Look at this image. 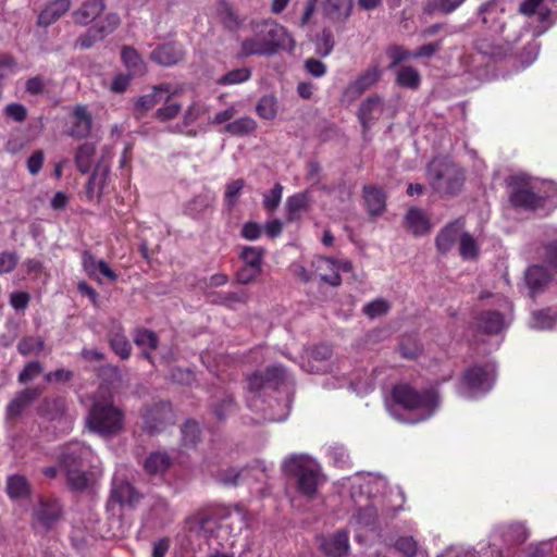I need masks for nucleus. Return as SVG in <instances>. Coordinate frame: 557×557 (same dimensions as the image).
<instances>
[{
  "label": "nucleus",
  "mask_w": 557,
  "mask_h": 557,
  "mask_svg": "<svg viewBox=\"0 0 557 557\" xmlns=\"http://www.w3.org/2000/svg\"><path fill=\"white\" fill-rule=\"evenodd\" d=\"M252 36L244 39L240 55H273L278 50H292L295 42L287 29L274 20L251 22Z\"/></svg>",
  "instance_id": "obj_1"
},
{
  "label": "nucleus",
  "mask_w": 557,
  "mask_h": 557,
  "mask_svg": "<svg viewBox=\"0 0 557 557\" xmlns=\"http://www.w3.org/2000/svg\"><path fill=\"white\" fill-rule=\"evenodd\" d=\"M125 416L114 405L113 397L99 391L92 398L87 417V426L94 433L104 437H113L124 430Z\"/></svg>",
  "instance_id": "obj_2"
},
{
  "label": "nucleus",
  "mask_w": 557,
  "mask_h": 557,
  "mask_svg": "<svg viewBox=\"0 0 557 557\" xmlns=\"http://www.w3.org/2000/svg\"><path fill=\"white\" fill-rule=\"evenodd\" d=\"M94 453L81 442H71L62 448L59 461L65 473L67 485L74 491H84L90 482V466Z\"/></svg>",
  "instance_id": "obj_3"
},
{
  "label": "nucleus",
  "mask_w": 557,
  "mask_h": 557,
  "mask_svg": "<svg viewBox=\"0 0 557 557\" xmlns=\"http://www.w3.org/2000/svg\"><path fill=\"white\" fill-rule=\"evenodd\" d=\"M392 397L396 405L401 408L417 412L418 417L410 423H418L429 419L438 407V395L436 391H417L408 384H400L393 388Z\"/></svg>",
  "instance_id": "obj_4"
},
{
  "label": "nucleus",
  "mask_w": 557,
  "mask_h": 557,
  "mask_svg": "<svg viewBox=\"0 0 557 557\" xmlns=\"http://www.w3.org/2000/svg\"><path fill=\"white\" fill-rule=\"evenodd\" d=\"M283 467L296 480L297 488L302 495H315L322 475L321 468L314 459L308 455H292L285 459Z\"/></svg>",
  "instance_id": "obj_5"
},
{
  "label": "nucleus",
  "mask_w": 557,
  "mask_h": 557,
  "mask_svg": "<svg viewBox=\"0 0 557 557\" xmlns=\"http://www.w3.org/2000/svg\"><path fill=\"white\" fill-rule=\"evenodd\" d=\"M428 175L433 189L442 194H456L465 181L461 169L445 160H433L429 164Z\"/></svg>",
  "instance_id": "obj_6"
},
{
  "label": "nucleus",
  "mask_w": 557,
  "mask_h": 557,
  "mask_svg": "<svg viewBox=\"0 0 557 557\" xmlns=\"http://www.w3.org/2000/svg\"><path fill=\"white\" fill-rule=\"evenodd\" d=\"M495 381V369L491 364L473 366L468 368L461 377L460 391L461 395L469 396L478 393L488 392Z\"/></svg>",
  "instance_id": "obj_7"
},
{
  "label": "nucleus",
  "mask_w": 557,
  "mask_h": 557,
  "mask_svg": "<svg viewBox=\"0 0 557 557\" xmlns=\"http://www.w3.org/2000/svg\"><path fill=\"white\" fill-rule=\"evenodd\" d=\"M62 505L55 498L40 497L33 508V525L49 531L62 517Z\"/></svg>",
  "instance_id": "obj_8"
},
{
  "label": "nucleus",
  "mask_w": 557,
  "mask_h": 557,
  "mask_svg": "<svg viewBox=\"0 0 557 557\" xmlns=\"http://www.w3.org/2000/svg\"><path fill=\"white\" fill-rule=\"evenodd\" d=\"M144 430L154 435L162 432L169 424L174 423V412L171 404L158 403L147 407L144 414Z\"/></svg>",
  "instance_id": "obj_9"
},
{
  "label": "nucleus",
  "mask_w": 557,
  "mask_h": 557,
  "mask_svg": "<svg viewBox=\"0 0 557 557\" xmlns=\"http://www.w3.org/2000/svg\"><path fill=\"white\" fill-rule=\"evenodd\" d=\"M177 94L178 89L174 88L170 83L153 85L149 94L143 95L136 99L133 114L137 120H140L163 100V95L174 97Z\"/></svg>",
  "instance_id": "obj_10"
},
{
  "label": "nucleus",
  "mask_w": 557,
  "mask_h": 557,
  "mask_svg": "<svg viewBox=\"0 0 557 557\" xmlns=\"http://www.w3.org/2000/svg\"><path fill=\"white\" fill-rule=\"evenodd\" d=\"M382 72L375 65L362 72L355 82L350 83L343 91L341 101L350 104L359 98L366 90L372 87L381 78Z\"/></svg>",
  "instance_id": "obj_11"
},
{
  "label": "nucleus",
  "mask_w": 557,
  "mask_h": 557,
  "mask_svg": "<svg viewBox=\"0 0 557 557\" xmlns=\"http://www.w3.org/2000/svg\"><path fill=\"white\" fill-rule=\"evenodd\" d=\"M354 0H323V16L334 25L343 26L352 13Z\"/></svg>",
  "instance_id": "obj_12"
},
{
  "label": "nucleus",
  "mask_w": 557,
  "mask_h": 557,
  "mask_svg": "<svg viewBox=\"0 0 557 557\" xmlns=\"http://www.w3.org/2000/svg\"><path fill=\"white\" fill-rule=\"evenodd\" d=\"M82 265L85 273L92 280L101 283V277H106L110 282L117 280V274L109 267L104 260H98L88 250H85L82 255Z\"/></svg>",
  "instance_id": "obj_13"
},
{
  "label": "nucleus",
  "mask_w": 557,
  "mask_h": 557,
  "mask_svg": "<svg viewBox=\"0 0 557 557\" xmlns=\"http://www.w3.org/2000/svg\"><path fill=\"white\" fill-rule=\"evenodd\" d=\"M320 548L330 557H346L350 550L347 531L337 530L332 535L321 537Z\"/></svg>",
  "instance_id": "obj_14"
},
{
  "label": "nucleus",
  "mask_w": 557,
  "mask_h": 557,
  "mask_svg": "<svg viewBox=\"0 0 557 557\" xmlns=\"http://www.w3.org/2000/svg\"><path fill=\"white\" fill-rule=\"evenodd\" d=\"M140 499V494L126 480L114 478L110 494V502L121 506L133 507Z\"/></svg>",
  "instance_id": "obj_15"
},
{
  "label": "nucleus",
  "mask_w": 557,
  "mask_h": 557,
  "mask_svg": "<svg viewBox=\"0 0 557 557\" xmlns=\"http://www.w3.org/2000/svg\"><path fill=\"white\" fill-rule=\"evenodd\" d=\"M478 13L481 16L482 24L486 28L495 33H504L505 24L502 21L504 9L500 8L497 0H490L481 4L478 9Z\"/></svg>",
  "instance_id": "obj_16"
},
{
  "label": "nucleus",
  "mask_w": 557,
  "mask_h": 557,
  "mask_svg": "<svg viewBox=\"0 0 557 557\" xmlns=\"http://www.w3.org/2000/svg\"><path fill=\"white\" fill-rule=\"evenodd\" d=\"M384 110V103L381 97L374 95L361 102L358 110V119L367 132L374 121L379 120Z\"/></svg>",
  "instance_id": "obj_17"
},
{
  "label": "nucleus",
  "mask_w": 557,
  "mask_h": 557,
  "mask_svg": "<svg viewBox=\"0 0 557 557\" xmlns=\"http://www.w3.org/2000/svg\"><path fill=\"white\" fill-rule=\"evenodd\" d=\"M41 394L42 389L39 386L28 387L18 392L7 406L8 417H20L24 410Z\"/></svg>",
  "instance_id": "obj_18"
},
{
  "label": "nucleus",
  "mask_w": 557,
  "mask_h": 557,
  "mask_svg": "<svg viewBox=\"0 0 557 557\" xmlns=\"http://www.w3.org/2000/svg\"><path fill=\"white\" fill-rule=\"evenodd\" d=\"M92 117L85 106H76L72 114V125L69 135L74 138H85L91 132Z\"/></svg>",
  "instance_id": "obj_19"
},
{
  "label": "nucleus",
  "mask_w": 557,
  "mask_h": 557,
  "mask_svg": "<svg viewBox=\"0 0 557 557\" xmlns=\"http://www.w3.org/2000/svg\"><path fill=\"white\" fill-rule=\"evenodd\" d=\"M38 413L49 421L67 420V405L63 397L45 398L38 408Z\"/></svg>",
  "instance_id": "obj_20"
},
{
  "label": "nucleus",
  "mask_w": 557,
  "mask_h": 557,
  "mask_svg": "<svg viewBox=\"0 0 557 557\" xmlns=\"http://www.w3.org/2000/svg\"><path fill=\"white\" fill-rule=\"evenodd\" d=\"M184 58V51L181 46L175 44H165L151 52V59L157 63L171 66L178 63Z\"/></svg>",
  "instance_id": "obj_21"
},
{
  "label": "nucleus",
  "mask_w": 557,
  "mask_h": 557,
  "mask_svg": "<svg viewBox=\"0 0 557 557\" xmlns=\"http://www.w3.org/2000/svg\"><path fill=\"white\" fill-rule=\"evenodd\" d=\"M313 267L323 282L334 287L341 285L342 277L336 273L335 259L319 257L313 261Z\"/></svg>",
  "instance_id": "obj_22"
},
{
  "label": "nucleus",
  "mask_w": 557,
  "mask_h": 557,
  "mask_svg": "<svg viewBox=\"0 0 557 557\" xmlns=\"http://www.w3.org/2000/svg\"><path fill=\"white\" fill-rule=\"evenodd\" d=\"M506 326L504 317L497 311H483L476 319V327L485 334H498Z\"/></svg>",
  "instance_id": "obj_23"
},
{
  "label": "nucleus",
  "mask_w": 557,
  "mask_h": 557,
  "mask_svg": "<svg viewBox=\"0 0 557 557\" xmlns=\"http://www.w3.org/2000/svg\"><path fill=\"white\" fill-rule=\"evenodd\" d=\"M332 357V348L329 345L321 344L314 346L308 354V368L310 372L327 371V360Z\"/></svg>",
  "instance_id": "obj_24"
},
{
  "label": "nucleus",
  "mask_w": 557,
  "mask_h": 557,
  "mask_svg": "<svg viewBox=\"0 0 557 557\" xmlns=\"http://www.w3.org/2000/svg\"><path fill=\"white\" fill-rule=\"evenodd\" d=\"M215 197L210 191L196 195L184 206V213L193 219L200 218L207 210L212 208Z\"/></svg>",
  "instance_id": "obj_25"
},
{
  "label": "nucleus",
  "mask_w": 557,
  "mask_h": 557,
  "mask_svg": "<svg viewBox=\"0 0 557 557\" xmlns=\"http://www.w3.org/2000/svg\"><path fill=\"white\" fill-rule=\"evenodd\" d=\"M496 533L508 544H521L529 536L527 528L520 522L499 524Z\"/></svg>",
  "instance_id": "obj_26"
},
{
  "label": "nucleus",
  "mask_w": 557,
  "mask_h": 557,
  "mask_svg": "<svg viewBox=\"0 0 557 557\" xmlns=\"http://www.w3.org/2000/svg\"><path fill=\"white\" fill-rule=\"evenodd\" d=\"M510 201L515 207L535 210L543 206L544 199L534 194L530 188L521 187L511 194Z\"/></svg>",
  "instance_id": "obj_27"
},
{
  "label": "nucleus",
  "mask_w": 557,
  "mask_h": 557,
  "mask_svg": "<svg viewBox=\"0 0 557 557\" xmlns=\"http://www.w3.org/2000/svg\"><path fill=\"white\" fill-rule=\"evenodd\" d=\"M188 530L190 533L210 539L214 530L218 528V521L207 515H198L187 521Z\"/></svg>",
  "instance_id": "obj_28"
},
{
  "label": "nucleus",
  "mask_w": 557,
  "mask_h": 557,
  "mask_svg": "<svg viewBox=\"0 0 557 557\" xmlns=\"http://www.w3.org/2000/svg\"><path fill=\"white\" fill-rule=\"evenodd\" d=\"M363 198L370 215H380L385 210V195L381 189L366 185L363 187Z\"/></svg>",
  "instance_id": "obj_29"
},
{
  "label": "nucleus",
  "mask_w": 557,
  "mask_h": 557,
  "mask_svg": "<svg viewBox=\"0 0 557 557\" xmlns=\"http://www.w3.org/2000/svg\"><path fill=\"white\" fill-rule=\"evenodd\" d=\"M103 10L104 3L102 0H90L73 13V18L77 24L87 25L100 15Z\"/></svg>",
  "instance_id": "obj_30"
},
{
  "label": "nucleus",
  "mask_w": 557,
  "mask_h": 557,
  "mask_svg": "<svg viewBox=\"0 0 557 557\" xmlns=\"http://www.w3.org/2000/svg\"><path fill=\"white\" fill-rule=\"evenodd\" d=\"M71 7L70 0H57L42 10L38 16V24L49 26L60 18Z\"/></svg>",
  "instance_id": "obj_31"
},
{
  "label": "nucleus",
  "mask_w": 557,
  "mask_h": 557,
  "mask_svg": "<svg viewBox=\"0 0 557 557\" xmlns=\"http://www.w3.org/2000/svg\"><path fill=\"white\" fill-rule=\"evenodd\" d=\"M171 466V458L164 451L151 453L144 462L145 471L150 475L163 474Z\"/></svg>",
  "instance_id": "obj_32"
},
{
  "label": "nucleus",
  "mask_w": 557,
  "mask_h": 557,
  "mask_svg": "<svg viewBox=\"0 0 557 557\" xmlns=\"http://www.w3.org/2000/svg\"><path fill=\"white\" fill-rule=\"evenodd\" d=\"M309 199L306 194H296L286 201V219L288 222L297 221L308 210Z\"/></svg>",
  "instance_id": "obj_33"
},
{
  "label": "nucleus",
  "mask_w": 557,
  "mask_h": 557,
  "mask_svg": "<svg viewBox=\"0 0 557 557\" xmlns=\"http://www.w3.org/2000/svg\"><path fill=\"white\" fill-rule=\"evenodd\" d=\"M7 493L12 499H21L30 494V485L24 475L13 474L7 480Z\"/></svg>",
  "instance_id": "obj_34"
},
{
  "label": "nucleus",
  "mask_w": 557,
  "mask_h": 557,
  "mask_svg": "<svg viewBox=\"0 0 557 557\" xmlns=\"http://www.w3.org/2000/svg\"><path fill=\"white\" fill-rule=\"evenodd\" d=\"M406 223L408 228L414 235H423L430 231V223L424 212L417 208H411L406 214Z\"/></svg>",
  "instance_id": "obj_35"
},
{
  "label": "nucleus",
  "mask_w": 557,
  "mask_h": 557,
  "mask_svg": "<svg viewBox=\"0 0 557 557\" xmlns=\"http://www.w3.org/2000/svg\"><path fill=\"white\" fill-rule=\"evenodd\" d=\"M172 99L173 97L164 95L163 104L160 108H158L153 113V117L157 121L161 123H166L178 116V114L182 111V104L180 102L173 101Z\"/></svg>",
  "instance_id": "obj_36"
},
{
  "label": "nucleus",
  "mask_w": 557,
  "mask_h": 557,
  "mask_svg": "<svg viewBox=\"0 0 557 557\" xmlns=\"http://www.w3.org/2000/svg\"><path fill=\"white\" fill-rule=\"evenodd\" d=\"M459 234V226L457 223H450L445 228H443L438 235L436 236L435 244L436 248L441 253L448 252Z\"/></svg>",
  "instance_id": "obj_37"
},
{
  "label": "nucleus",
  "mask_w": 557,
  "mask_h": 557,
  "mask_svg": "<svg viewBox=\"0 0 557 557\" xmlns=\"http://www.w3.org/2000/svg\"><path fill=\"white\" fill-rule=\"evenodd\" d=\"M109 343L112 350L122 359L125 360L131 357L132 346L122 327H119L116 331L110 333Z\"/></svg>",
  "instance_id": "obj_38"
},
{
  "label": "nucleus",
  "mask_w": 557,
  "mask_h": 557,
  "mask_svg": "<svg viewBox=\"0 0 557 557\" xmlns=\"http://www.w3.org/2000/svg\"><path fill=\"white\" fill-rule=\"evenodd\" d=\"M549 281V274L543 265H532L525 273V282L532 294L540 290Z\"/></svg>",
  "instance_id": "obj_39"
},
{
  "label": "nucleus",
  "mask_w": 557,
  "mask_h": 557,
  "mask_svg": "<svg viewBox=\"0 0 557 557\" xmlns=\"http://www.w3.org/2000/svg\"><path fill=\"white\" fill-rule=\"evenodd\" d=\"M95 152L96 147L91 143H85L77 148L75 153V164L82 174L89 172Z\"/></svg>",
  "instance_id": "obj_40"
},
{
  "label": "nucleus",
  "mask_w": 557,
  "mask_h": 557,
  "mask_svg": "<svg viewBox=\"0 0 557 557\" xmlns=\"http://www.w3.org/2000/svg\"><path fill=\"white\" fill-rule=\"evenodd\" d=\"M121 55L124 64L133 75H143L146 72L145 63L134 48L123 47Z\"/></svg>",
  "instance_id": "obj_41"
},
{
  "label": "nucleus",
  "mask_w": 557,
  "mask_h": 557,
  "mask_svg": "<svg viewBox=\"0 0 557 557\" xmlns=\"http://www.w3.org/2000/svg\"><path fill=\"white\" fill-rule=\"evenodd\" d=\"M202 115V108L199 103L193 102L187 107L183 114L182 124L168 127V132L172 134H183L185 127L195 123Z\"/></svg>",
  "instance_id": "obj_42"
},
{
  "label": "nucleus",
  "mask_w": 557,
  "mask_h": 557,
  "mask_svg": "<svg viewBox=\"0 0 557 557\" xmlns=\"http://www.w3.org/2000/svg\"><path fill=\"white\" fill-rule=\"evenodd\" d=\"M257 128V122L250 116H243L225 125L226 133L234 136L251 134Z\"/></svg>",
  "instance_id": "obj_43"
},
{
  "label": "nucleus",
  "mask_w": 557,
  "mask_h": 557,
  "mask_svg": "<svg viewBox=\"0 0 557 557\" xmlns=\"http://www.w3.org/2000/svg\"><path fill=\"white\" fill-rule=\"evenodd\" d=\"M265 250L261 247L245 246L242 249L240 258L245 262V265L251 267V271L261 272L262 259Z\"/></svg>",
  "instance_id": "obj_44"
},
{
  "label": "nucleus",
  "mask_w": 557,
  "mask_h": 557,
  "mask_svg": "<svg viewBox=\"0 0 557 557\" xmlns=\"http://www.w3.org/2000/svg\"><path fill=\"white\" fill-rule=\"evenodd\" d=\"M133 341L136 346L145 349L154 350L159 346L157 333L144 327H138L134 331Z\"/></svg>",
  "instance_id": "obj_45"
},
{
  "label": "nucleus",
  "mask_w": 557,
  "mask_h": 557,
  "mask_svg": "<svg viewBox=\"0 0 557 557\" xmlns=\"http://www.w3.org/2000/svg\"><path fill=\"white\" fill-rule=\"evenodd\" d=\"M420 82V73L412 66H401L397 72L396 83L403 87L417 89Z\"/></svg>",
  "instance_id": "obj_46"
},
{
  "label": "nucleus",
  "mask_w": 557,
  "mask_h": 557,
  "mask_svg": "<svg viewBox=\"0 0 557 557\" xmlns=\"http://www.w3.org/2000/svg\"><path fill=\"white\" fill-rule=\"evenodd\" d=\"M16 348L22 356L39 355L45 348V341L40 336H24Z\"/></svg>",
  "instance_id": "obj_47"
},
{
  "label": "nucleus",
  "mask_w": 557,
  "mask_h": 557,
  "mask_svg": "<svg viewBox=\"0 0 557 557\" xmlns=\"http://www.w3.org/2000/svg\"><path fill=\"white\" fill-rule=\"evenodd\" d=\"M219 18L230 30H237L243 24V20L233 10V8L226 3H221L219 8Z\"/></svg>",
  "instance_id": "obj_48"
},
{
  "label": "nucleus",
  "mask_w": 557,
  "mask_h": 557,
  "mask_svg": "<svg viewBox=\"0 0 557 557\" xmlns=\"http://www.w3.org/2000/svg\"><path fill=\"white\" fill-rule=\"evenodd\" d=\"M466 0H428L425 11L428 13L449 14L459 8Z\"/></svg>",
  "instance_id": "obj_49"
},
{
  "label": "nucleus",
  "mask_w": 557,
  "mask_h": 557,
  "mask_svg": "<svg viewBox=\"0 0 557 557\" xmlns=\"http://www.w3.org/2000/svg\"><path fill=\"white\" fill-rule=\"evenodd\" d=\"M257 114L264 120H272L277 114V100L274 96H263L257 103Z\"/></svg>",
  "instance_id": "obj_50"
},
{
  "label": "nucleus",
  "mask_w": 557,
  "mask_h": 557,
  "mask_svg": "<svg viewBox=\"0 0 557 557\" xmlns=\"http://www.w3.org/2000/svg\"><path fill=\"white\" fill-rule=\"evenodd\" d=\"M391 310V304L384 298H376L368 304H366L362 308V312L369 319H375L379 317H383L388 313Z\"/></svg>",
  "instance_id": "obj_51"
},
{
  "label": "nucleus",
  "mask_w": 557,
  "mask_h": 557,
  "mask_svg": "<svg viewBox=\"0 0 557 557\" xmlns=\"http://www.w3.org/2000/svg\"><path fill=\"white\" fill-rule=\"evenodd\" d=\"M556 322V313L552 309L535 311L532 314L531 325L537 330L552 329Z\"/></svg>",
  "instance_id": "obj_52"
},
{
  "label": "nucleus",
  "mask_w": 557,
  "mask_h": 557,
  "mask_svg": "<svg viewBox=\"0 0 557 557\" xmlns=\"http://www.w3.org/2000/svg\"><path fill=\"white\" fill-rule=\"evenodd\" d=\"M251 77V71L248 67H240L235 69L223 76H221L216 83L219 85H235V84H242L244 82H247Z\"/></svg>",
  "instance_id": "obj_53"
},
{
  "label": "nucleus",
  "mask_w": 557,
  "mask_h": 557,
  "mask_svg": "<svg viewBox=\"0 0 557 557\" xmlns=\"http://www.w3.org/2000/svg\"><path fill=\"white\" fill-rule=\"evenodd\" d=\"M394 547L403 557H417L419 550L418 544L412 536L398 537Z\"/></svg>",
  "instance_id": "obj_54"
},
{
  "label": "nucleus",
  "mask_w": 557,
  "mask_h": 557,
  "mask_svg": "<svg viewBox=\"0 0 557 557\" xmlns=\"http://www.w3.org/2000/svg\"><path fill=\"white\" fill-rule=\"evenodd\" d=\"M120 25V17L116 13H109L99 21L94 28L97 29V33L101 35L103 39L108 35L112 34L116 27Z\"/></svg>",
  "instance_id": "obj_55"
},
{
  "label": "nucleus",
  "mask_w": 557,
  "mask_h": 557,
  "mask_svg": "<svg viewBox=\"0 0 557 557\" xmlns=\"http://www.w3.org/2000/svg\"><path fill=\"white\" fill-rule=\"evenodd\" d=\"M399 351L403 357L414 359L421 354L422 346L414 337L405 336L399 344Z\"/></svg>",
  "instance_id": "obj_56"
},
{
  "label": "nucleus",
  "mask_w": 557,
  "mask_h": 557,
  "mask_svg": "<svg viewBox=\"0 0 557 557\" xmlns=\"http://www.w3.org/2000/svg\"><path fill=\"white\" fill-rule=\"evenodd\" d=\"M20 256L15 250L0 251V275L9 274L15 270Z\"/></svg>",
  "instance_id": "obj_57"
},
{
  "label": "nucleus",
  "mask_w": 557,
  "mask_h": 557,
  "mask_svg": "<svg viewBox=\"0 0 557 557\" xmlns=\"http://www.w3.org/2000/svg\"><path fill=\"white\" fill-rule=\"evenodd\" d=\"M283 194V186L280 183H276L274 187L264 195L263 197V208L268 212H274L281 203Z\"/></svg>",
  "instance_id": "obj_58"
},
{
  "label": "nucleus",
  "mask_w": 557,
  "mask_h": 557,
  "mask_svg": "<svg viewBox=\"0 0 557 557\" xmlns=\"http://www.w3.org/2000/svg\"><path fill=\"white\" fill-rule=\"evenodd\" d=\"M182 436L185 445H196L200 438L199 424L196 421H187L182 428Z\"/></svg>",
  "instance_id": "obj_59"
},
{
  "label": "nucleus",
  "mask_w": 557,
  "mask_h": 557,
  "mask_svg": "<svg viewBox=\"0 0 557 557\" xmlns=\"http://www.w3.org/2000/svg\"><path fill=\"white\" fill-rule=\"evenodd\" d=\"M459 252L465 259H471L478 255L476 242L470 234L463 233L460 235Z\"/></svg>",
  "instance_id": "obj_60"
},
{
  "label": "nucleus",
  "mask_w": 557,
  "mask_h": 557,
  "mask_svg": "<svg viewBox=\"0 0 557 557\" xmlns=\"http://www.w3.org/2000/svg\"><path fill=\"white\" fill-rule=\"evenodd\" d=\"M263 374L267 377L269 387L274 388L284 383L287 376L286 370L282 366L276 364L267 368Z\"/></svg>",
  "instance_id": "obj_61"
},
{
  "label": "nucleus",
  "mask_w": 557,
  "mask_h": 557,
  "mask_svg": "<svg viewBox=\"0 0 557 557\" xmlns=\"http://www.w3.org/2000/svg\"><path fill=\"white\" fill-rule=\"evenodd\" d=\"M244 187L245 181L242 178H237L227 183L224 197L230 208H233L236 205L238 195Z\"/></svg>",
  "instance_id": "obj_62"
},
{
  "label": "nucleus",
  "mask_w": 557,
  "mask_h": 557,
  "mask_svg": "<svg viewBox=\"0 0 557 557\" xmlns=\"http://www.w3.org/2000/svg\"><path fill=\"white\" fill-rule=\"evenodd\" d=\"M42 366L39 361H29L20 372L17 380L21 384H25L37 377L42 372Z\"/></svg>",
  "instance_id": "obj_63"
},
{
  "label": "nucleus",
  "mask_w": 557,
  "mask_h": 557,
  "mask_svg": "<svg viewBox=\"0 0 557 557\" xmlns=\"http://www.w3.org/2000/svg\"><path fill=\"white\" fill-rule=\"evenodd\" d=\"M236 409V404L232 396H225L220 403L214 406L213 412L218 420H224L228 414L233 413Z\"/></svg>",
  "instance_id": "obj_64"
}]
</instances>
